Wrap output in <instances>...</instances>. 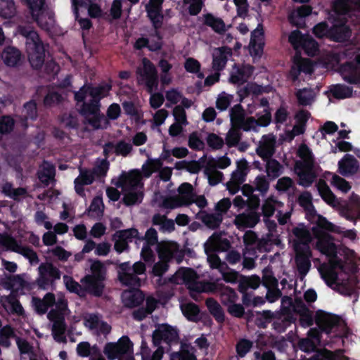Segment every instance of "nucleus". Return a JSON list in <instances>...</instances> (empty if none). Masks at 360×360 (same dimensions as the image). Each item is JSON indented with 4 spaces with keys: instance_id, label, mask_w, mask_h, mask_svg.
Returning a JSON list of instances; mask_svg holds the SVG:
<instances>
[{
    "instance_id": "f257e3e1",
    "label": "nucleus",
    "mask_w": 360,
    "mask_h": 360,
    "mask_svg": "<svg viewBox=\"0 0 360 360\" xmlns=\"http://www.w3.org/2000/svg\"><path fill=\"white\" fill-rule=\"evenodd\" d=\"M316 187L323 200L328 205L338 208L342 217L352 221L354 225L357 221H360V196L353 193L348 201L340 202L324 180L320 179Z\"/></svg>"
},
{
    "instance_id": "f03ea898",
    "label": "nucleus",
    "mask_w": 360,
    "mask_h": 360,
    "mask_svg": "<svg viewBox=\"0 0 360 360\" xmlns=\"http://www.w3.org/2000/svg\"><path fill=\"white\" fill-rule=\"evenodd\" d=\"M18 32L25 39L26 51L31 66L40 69L45 60V49L39 35L34 29L28 25H19Z\"/></svg>"
},
{
    "instance_id": "7ed1b4c3",
    "label": "nucleus",
    "mask_w": 360,
    "mask_h": 360,
    "mask_svg": "<svg viewBox=\"0 0 360 360\" xmlns=\"http://www.w3.org/2000/svg\"><path fill=\"white\" fill-rule=\"evenodd\" d=\"M46 262L38 267V277L36 283L39 289L48 290L54 284L55 281L61 277V271L51 262L50 257H45Z\"/></svg>"
},
{
    "instance_id": "20e7f679",
    "label": "nucleus",
    "mask_w": 360,
    "mask_h": 360,
    "mask_svg": "<svg viewBox=\"0 0 360 360\" xmlns=\"http://www.w3.org/2000/svg\"><path fill=\"white\" fill-rule=\"evenodd\" d=\"M230 120L232 127H236L240 131H256L258 123L254 117H245V110L239 103L235 105L230 110Z\"/></svg>"
},
{
    "instance_id": "39448f33",
    "label": "nucleus",
    "mask_w": 360,
    "mask_h": 360,
    "mask_svg": "<svg viewBox=\"0 0 360 360\" xmlns=\"http://www.w3.org/2000/svg\"><path fill=\"white\" fill-rule=\"evenodd\" d=\"M288 41L295 48L302 49L308 56L313 57L319 51L317 41L309 34H303L298 30L291 32Z\"/></svg>"
},
{
    "instance_id": "423d86ee",
    "label": "nucleus",
    "mask_w": 360,
    "mask_h": 360,
    "mask_svg": "<svg viewBox=\"0 0 360 360\" xmlns=\"http://www.w3.org/2000/svg\"><path fill=\"white\" fill-rule=\"evenodd\" d=\"M133 343L128 336L124 335L117 342L105 344L103 353L109 360H115L120 356L132 353Z\"/></svg>"
},
{
    "instance_id": "0eeeda50",
    "label": "nucleus",
    "mask_w": 360,
    "mask_h": 360,
    "mask_svg": "<svg viewBox=\"0 0 360 360\" xmlns=\"http://www.w3.org/2000/svg\"><path fill=\"white\" fill-rule=\"evenodd\" d=\"M179 340L178 330L168 324H162L153 333L152 340L154 346H159L163 341L170 345L177 343Z\"/></svg>"
},
{
    "instance_id": "6e6552de",
    "label": "nucleus",
    "mask_w": 360,
    "mask_h": 360,
    "mask_svg": "<svg viewBox=\"0 0 360 360\" xmlns=\"http://www.w3.org/2000/svg\"><path fill=\"white\" fill-rule=\"evenodd\" d=\"M340 72L344 81L350 84H360V53L354 60L347 61L340 66Z\"/></svg>"
},
{
    "instance_id": "1a4fd4ad",
    "label": "nucleus",
    "mask_w": 360,
    "mask_h": 360,
    "mask_svg": "<svg viewBox=\"0 0 360 360\" xmlns=\"http://www.w3.org/2000/svg\"><path fill=\"white\" fill-rule=\"evenodd\" d=\"M255 71V67L250 64H236L233 66L229 82L234 84L241 85L247 82Z\"/></svg>"
},
{
    "instance_id": "9d476101",
    "label": "nucleus",
    "mask_w": 360,
    "mask_h": 360,
    "mask_svg": "<svg viewBox=\"0 0 360 360\" xmlns=\"http://www.w3.org/2000/svg\"><path fill=\"white\" fill-rule=\"evenodd\" d=\"M315 322L322 332L329 334L335 327L339 326L340 318L337 315L319 310L315 316Z\"/></svg>"
},
{
    "instance_id": "9b49d317",
    "label": "nucleus",
    "mask_w": 360,
    "mask_h": 360,
    "mask_svg": "<svg viewBox=\"0 0 360 360\" xmlns=\"http://www.w3.org/2000/svg\"><path fill=\"white\" fill-rule=\"evenodd\" d=\"M143 72L141 76L145 79L147 91L152 94L158 85V71L153 63L147 58L143 59Z\"/></svg>"
},
{
    "instance_id": "f8f14e48",
    "label": "nucleus",
    "mask_w": 360,
    "mask_h": 360,
    "mask_svg": "<svg viewBox=\"0 0 360 360\" xmlns=\"http://www.w3.org/2000/svg\"><path fill=\"white\" fill-rule=\"evenodd\" d=\"M311 255V251L309 247L297 252L295 260L300 280L305 278L311 269L310 258Z\"/></svg>"
},
{
    "instance_id": "ddd939ff",
    "label": "nucleus",
    "mask_w": 360,
    "mask_h": 360,
    "mask_svg": "<svg viewBox=\"0 0 360 360\" xmlns=\"http://www.w3.org/2000/svg\"><path fill=\"white\" fill-rule=\"evenodd\" d=\"M4 245H6L9 250L15 252H20L24 257L27 258L31 264H38L39 259L37 252L31 248H22L18 244L17 240L10 236L8 237L4 242Z\"/></svg>"
},
{
    "instance_id": "4468645a",
    "label": "nucleus",
    "mask_w": 360,
    "mask_h": 360,
    "mask_svg": "<svg viewBox=\"0 0 360 360\" xmlns=\"http://www.w3.org/2000/svg\"><path fill=\"white\" fill-rule=\"evenodd\" d=\"M115 185L124 191H136L139 188H143V184L139 176L125 172H122Z\"/></svg>"
},
{
    "instance_id": "2eb2a0df",
    "label": "nucleus",
    "mask_w": 360,
    "mask_h": 360,
    "mask_svg": "<svg viewBox=\"0 0 360 360\" xmlns=\"http://www.w3.org/2000/svg\"><path fill=\"white\" fill-rule=\"evenodd\" d=\"M105 281L93 278L92 276H84L81 282L84 285V293H88L96 297H100L103 293Z\"/></svg>"
},
{
    "instance_id": "dca6fc26",
    "label": "nucleus",
    "mask_w": 360,
    "mask_h": 360,
    "mask_svg": "<svg viewBox=\"0 0 360 360\" xmlns=\"http://www.w3.org/2000/svg\"><path fill=\"white\" fill-rule=\"evenodd\" d=\"M275 314L276 315L271 326L272 328L278 333H284L295 321V319L291 313L276 311Z\"/></svg>"
},
{
    "instance_id": "f3484780",
    "label": "nucleus",
    "mask_w": 360,
    "mask_h": 360,
    "mask_svg": "<svg viewBox=\"0 0 360 360\" xmlns=\"http://www.w3.org/2000/svg\"><path fill=\"white\" fill-rule=\"evenodd\" d=\"M122 299L124 306L131 309L140 306L145 299V295L140 289H131L123 292Z\"/></svg>"
},
{
    "instance_id": "a211bd4d",
    "label": "nucleus",
    "mask_w": 360,
    "mask_h": 360,
    "mask_svg": "<svg viewBox=\"0 0 360 360\" xmlns=\"http://www.w3.org/2000/svg\"><path fill=\"white\" fill-rule=\"evenodd\" d=\"M297 155L302 160V162H297L296 163V168L309 169H314L315 164L314 156L311 150L307 145L302 143L300 146L297 150Z\"/></svg>"
},
{
    "instance_id": "6ab92c4d",
    "label": "nucleus",
    "mask_w": 360,
    "mask_h": 360,
    "mask_svg": "<svg viewBox=\"0 0 360 360\" xmlns=\"http://www.w3.org/2000/svg\"><path fill=\"white\" fill-rule=\"evenodd\" d=\"M359 168V162L357 160L350 154H346L338 162V169L340 173L347 176L352 175L357 172Z\"/></svg>"
},
{
    "instance_id": "aec40b11",
    "label": "nucleus",
    "mask_w": 360,
    "mask_h": 360,
    "mask_svg": "<svg viewBox=\"0 0 360 360\" xmlns=\"http://www.w3.org/2000/svg\"><path fill=\"white\" fill-rule=\"evenodd\" d=\"M316 248L328 257L338 253L337 245L334 243V238L331 235H323L316 237Z\"/></svg>"
},
{
    "instance_id": "412c9836",
    "label": "nucleus",
    "mask_w": 360,
    "mask_h": 360,
    "mask_svg": "<svg viewBox=\"0 0 360 360\" xmlns=\"http://www.w3.org/2000/svg\"><path fill=\"white\" fill-rule=\"evenodd\" d=\"M314 224L315 226L311 228V231L315 238L323 236V235H330L326 231L338 232L337 226L328 221L327 219L322 215L318 217Z\"/></svg>"
},
{
    "instance_id": "4be33fe9",
    "label": "nucleus",
    "mask_w": 360,
    "mask_h": 360,
    "mask_svg": "<svg viewBox=\"0 0 360 360\" xmlns=\"http://www.w3.org/2000/svg\"><path fill=\"white\" fill-rule=\"evenodd\" d=\"M260 219V214L254 210L239 214L236 216L235 222L238 227L253 228Z\"/></svg>"
},
{
    "instance_id": "5701e85b",
    "label": "nucleus",
    "mask_w": 360,
    "mask_h": 360,
    "mask_svg": "<svg viewBox=\"0 0 360 360\" xmlns=\"http://www.w3.org/2000/svg\"><path fill=\"white\" fill-rule=\"evenodd\" d=\"M229 55H231V49L226 46L219 48L217 51L213 53L212 69L217 72L224 70L228 61Z\"/></svg>"
},
{
    "instance_id": "b1692460",
    "label": "nucleus",
    "mask_w": 360,
    "mask_h": 360,
    "mask_svg": "<svg viewBox=\"0 0 360 360\" xmlns=\"http://www.w3.org/2000/svg\"><path fill=\"white\" fill-rule=\"evenodd\" d=\"M25 1L30 8L31 14L34 20H36V22L40 25L43 29L49 30V26L48 23L46 22L44 24H41V20L39 18V15L44 11L46 0H25Z\"/></svg>"
},
{
    "instance_id": "393cba45",
    "label": "nucleus",
    "mask_w": 360,
    "mask_h": 360,
    "mask_svg": "<svg viewBox=\"0 0 360 360\" xmlns=\"http://www.w3.org/2000/svg\"><path fill=\"white\" fill-rule=\"evenodd\" d=\"M351 29L345 23L335 24L330 27V37L337 42H342L350 38Z\"/></svg>"
},
{
    "instance_id": "a878e982",
    "label": "nucleus",
    "mask_w": 360,
    "mask_h": 360,
    "mask_svg": "<svg viewBox=\"0 0 360 360\" xmlns=\"http://www.w3.org/2000/svg\"><path fill=\"white\" fill-rule=\"evenodd\" d=\"M203 24L211 27L214 32L219 34H224L226 30L224 20L210 13L203 15Z\"/></svg>"
},
{
    "instance_id": "bb28decb",
    "label": "nucleus",
    "mask_w": 360,
    "mask_h": 360,
    "mask_svg": "<svg viewBox=\"0 0 360 360\" xmlns=\"http://www.w3.org/2000/svg\"><path fill=\"white\" fill-rule=\"evenodd\" d=\"M178 198L184 205H189L193 203L195 195L193 193V187L190 183H183L178 188Z\"/></svg>"
},
{
    "instance_id": "cd10ccee",
    "label": "nucleus",
    "mask_w": 360,
    "mask_h": 360,
    "mask_svg": "<svg viewBox=\"0 0 360 360\" xmlns=\"http://www.w3.org/2000/svg\"><path fill=\"white\" fill-rule=\"evenodd\" d=\"M111 89V84L107 83L97 86L89 84V95L91 97L92 100L97 101V103H101V101L108 96Z\"/></svg>"
},
{
    "instance_id": "c85d7f7f",
    "label": "nucleus",
    "mask_w": 360,
    "mask_h": 360,
    "mask_svg": "<svg viewBox=\"0 0 360 360\" xmlns=\"http://www.w3.org/2000/svg\"><path fill=\"white\" fill-rule=\"evenodd\" d=\"M261 283L260 278L257 275L251 276H241L238 281V290L239 292H244L248 289H257Z\"/></svg>"
},
{
    "instance_id": "c756f323",
    "label": "nucleus",
    "mask_w": 360,
    "mask_h": 360,
    "mask_svg": "<svg viewBox=\"0 0 360 360\" xmlns=\"http://www.w3.org/2000/svg\"><path fill=\"white\" fill-rule=\"evenodd\" d=\"M2 58L6 65L14 67L17 65L20 61L21 53L18 49L13 46H8L3 51Z\"/></svg>"
},
{
    "instance_id": "7c9ffc66",
    "label": "nucleus",
    "mask_w": 360,
    "mask_h": 360,
    "mask_svg": "<svg viewBox=\"0 0 360 360\" xmlns=\"http://www.w3.org/2000/svg\"><path fill=\"white\" fill-rule=\"evenodd\" d=\"M206 306L214 319L219 323H222L225 321L224 311L221 305L214 299L208 298L206 300Z\"/></svg>"
},
{
    "instance_id": "2f4dec72",
    "label": "nucleus",
    "mask_w": 360,
    "mask_h": 360,
    "mask_svg": "<svg viewBox=\"0 0 360 360\" xmlns=\"http://www.w3.org/2000/svg\"><path fill=\"white\" fill-rule=\"evenodd\" d=\"M309 360H349L345 356H340L338 352H332L326 348L318 349Z\"/></svg>"
},
{
    "instance_id": "473e14b6",
    "label": "nucleus",
    "mask_w": 360,
    "mask_h": 360,
    "mask_svg": "<svg viewBox=\"0 0 360 360\" xmlns=\"http://www.w3.org/2000/svg\"><path fill=\"white\" fill-rule=\"evenodd\" d=\"M56 174V168L53 165L48 161H44L41 169L37 172V176L39 181L48 185L49 181L54 178Z\"/></svg>"
},
{
    "instance_id": "72a5a7b5",
    "label": "nucleus",
    "mask_w": 360,
    "mask_h": 360,
    "mask_svg": "<svg viewBox=\"0 0 360 360\" xmlns=\"http://www.w3.org/2000/svg\"><path fill=\"white\" fill-rule=\"evenodd\" d=\"M120 281L124 285L131 289H139L141 285V281L138 275L133 272L119 273Z\"/></svg>"
},
{
    "instance_id": "f704fd0d",
    "label": "nucleus",
    "mask_w": 360,
    "mask_h": 360,
    "mask_svg": "<svg viewBox=\"0 0 360 360\" xmlns=\"http://www.w3.org/2000/svg\"><path fill=\"white\" fill-rule=\"evenodd\" d=\"M114 238H118L125 240L128 244L129 243H131L133 239H136V242L143 241V236L139 235V231L135 228L117 231L114 234Z\"/></svg>"
},
{
    "instance_id": "c9c22d12",
    "label": "nucleus",
    "mask_w": 360,
    "mask_h": 360,
    "mask_svg": "<svg viewBox=\"0 0 360 360\" xmlns=\"http://www.w3.org/2000/svg\"><path fill=\"white\" fill-rule=\"evenodd\" d=\"M298 104L302 106L310 105L315 97L314 91L311 89H300L295 92Z\"/></svg>"
},
{
    "instance_id": "e433bc0d",
    "label": "nucleus",
    "mask_w": 360,
    "mask_h": 360,
    "mask_svg": "<svg viewBox=\"0 0 360 360\" xmlns=\"http://www.w3.org/2000/svg\"><path fill=\"white\" fill-rule=\"evenodd\" d=\"M101 108V103H97V101L91 99L89 102H83L78 111L82 116L86 117L100 112Z\"/></svg>"
},
{
    "instance_id": "4c0bfd02",
    "label": "nucleus",
    "mask_w": 360,
    "mask_h": 360,
    "mask_svg": "<svg viewBox=\"0 0 360 360\" xmlns=\"http://www.w3.org/2000/svg\"><path fill=\"white\" fill-rule=\"evenodd\" d=\"M276 311L273 312L271 310H263L262 311H257V316L255 319V325L262 329H266L270 323H273L275 318Z\"/></svg>"
},
{
    "instance_id": "58836bf2",
    "label": "nucleus",
    "mask_w": 360,
    "mask_h": 360,
    "mask_svg": "<svg viewBox=\"0 0 360 360\" xmlns=\"http://www.w3.org/2000/svg\"><path fill=\"white\" fill-rule=\"evenodd\" d=\"M15 120L11 115L0 116V142L4 136L10 134L14 129Z\"/></svg>"
},
{
    "instance_id": "ea45409f",
    "label": "nucleus",
    "mask_w": 360,
    "mask_h": 360,
    "mask_svg": "<svg viewBox=\"0 0 360 360\" xmlns=\"http://www.w3.org/2000/svg\"><path fill=\"white\" fill-rule=\"evenodd\" d=\"M198 218L200 219L206 226L212 229H217L222 221L221 214L217 213L210 214L205 212Z\"/></svg>"
},
{
    "instance_id": "a19ab883",
    "label": "nucleus",
    "mask_w": 360,
    "mask_h": 360,
    "mask_svg": "<svg viewBox=\"0 0 360 360\" xmlns=\"http://www.w3.org/2000/svg\"><path fill=\"white\" fill-rule=\"evenodd\" d=\"M330 92L334 98L344 99L352 96L353 89L345 84H338L332 86Z\"/></svg>"
},
{
    "instance_id": "79ce46f5",
    "label": "nucleus",
    "mask_w": 360,
    "mask_h": 360,
    "mask_svg": "<svg viewBox=\"0 0 360 360\" xmlns=\"http://www.w3.org/2000/svg\"><path fill=\"white\" fill-rule=\"evenodd\" d=\"M266 172L270 179H274L281 174L282 165L276 159L268 160L266 164Z\"/></svg>"
},
{
    "instance_id": "37998d69",
    "label": "nucleus",
    "mask_w": 360,
    "mask_h": 360,
    "mask_svg": "<svg viewBox=\"0 0 360 360\" xmlns=\"http://www.w3.org/2000/svg\"><path fill=\"white\" fill-rule=\"evenodd\" d=\"M122 198V202L126 206H131L141 202L143 198V192L141 191H127Z\"/></svg>"
},
{
    "instance_id": "c03bdc74",
    "label": "nucleus",
    "mask_w": 360,
    "mask_h": 360,
    "mask_svg": "<svg viewBox=\"0 0 360 360\" xmlns=\"http://www.w3.org/2000/svg\"><path fill=\"white\" fill-rule=\"evenodd\" d=\"M219 295L221 303L227 307L236 302L238 298L235 290L226 285H225Z\"/></svg>"
},
{
    "instance_id": "a18cd8bd",
    "label": "nucleus",
    "mask_w": 360,
    "mask_h": 360,
    "mask_svg": "<svg viewBox=\"0 0 360 360\" xmlns=\"http://www.w3.org/2000/svg\"><path fill=\"white\" fill-rule=\"evenodd\" d=\"M256 152L257 155L265 161L271 159V158L274 153V143L271 141H265L260 143L257 147Z\"/></svg>"
},
{
    "instance_id": "49530a36",
    "label": "nucleus",
    "mask_w": 360,
    "mask_h": 360,
    "mask_svg": "<svg viewBox=\"0 0 360 360\" xmlns=\"http://www.w3.org/2000/svg\"><path fill=\"white\" fill-rule=\"evenodd\" d=\"M320 273L328 285L330 286L332 284H336L338 282V274L332 267L327 265L323 266Z\"/></svg>"
},
{
    "instance_id": "de8ad7c7",
    "label": "nucleus",
    "mask_w": 360,
    "mask_h": 360,
    "mask_svg": "<svg viewBox=\"0 0 360 360\" xmlns=\"http://www.w3.org/2000/svg\"><path fill=\"white\" fill-rule=\"evenodd\" d=\"M15 338L13 328L6 325L0 329V345L6 348L11 346V338Z\"/></svg>"
},
{
    "instance_id": "09e8293b",
    "label": "nucleus",
    "mask_w": 360,
    "mask_h": 360,
    "mask_svg": "<svg viewBox=\"0 0 360 360\" xmlns=\"http://www.w3.org/2000/svg\"><path fill=\"white\" fill-rule=\"evenodd\" d=\"M63 280L65 287L69 292L75 293L79 297L84 296V286L82 287L78 282L75 281L72 277L65 275Z\"/></svg>"
},
{
    "instance_id": "8fccbe9b",
    "label": "nucleus",
    "mask_w": 360,
    "mask_h": 360,
    "mask_svg": "<svg viewBox=\"0 0 360 360\" xmlns=\"http://www.w3.org/2000/svg\"><path fill=\"white\" fill-rule=\"evenodd\" d=\"M15 13V6L13 0H0V16L4 18H11Z\"/></svg>"
},
{
    "instance_id": "3c124183",
    "label": "nucleus",
    "mask_w": 360,
    "mask_h": 360,
    "mask_svg": "<svg viewBox=\"0 0 360 360\" xmlns=\"http://www.w3.org/2000/svg\"><path fill=\"white\" fill-rule=\"evenodd\" d=\"M67 325L65 320L61 321H55L52 326V335L54 340L57 342L65 341L64 334L66 331Z\"/></svg>"
},
{
    "instance_id": "603ef678",
    "label": "nucleus",
    "mask_w": 360,
    "mask_h": 360,
    "mask_svg": "<svg viewBox=\"0 0 360 360\" xmlns=\"http://www.w3.org/2000/svg\"><path fill=\"white\" fill-rule=\"evenodd\" d=\"M91 118L88 120V123L95 129H106L110 122L105 115L100 112L93 115Z\"/></svg>"
},
{
    "instance_id": "864d4df0",
    "label": "nucleus",
    "mask_w": 360,
    "mask_h": 360,
    "mask_svg": "<svg viewBox=\"0 0 360 360\" xmlns=\"http://www.w3.org/2000/svg\"><path fill=\"white\" fill-rule=\"evenodd\" d=\"M184 315L187 318L188 320L195 321L198 319V316L200 313L199 307L193 303L190 302L181 308Z\"/></svg>"
},
{
    "instance_id": "5fc2aeb1",
    "label": "nucleus",
    "mask_w": 360,
    "mask_h": 360,
    "mask_svg": "<svg viewBox=\"0 0 360 360\" xmlns=\"http://www.w3.org/2000/svg\"><path fill=\"white\" fill-rule=\"evenodd\" d=\"M91 274L86 275V276H92L93 278L105 281L106 276V269L100 261L94 262L91 266Z\"/></svg>"
},
{
    "instance_id": "6e6d98bb",
    "label": "nucleus",
    "mask_w": 360,
    "mask_h": 360,
    "mask_svg": "<svg viewBox=\"0 0 360 360\" xmlns=\"http://www.w3.org/2000/svg\"><path fill=\"white\" fill-rule=\"evenodd\" d=\"M189 345L186 344H182L181 346V350L177 352H173L172 359L176 360H197L196 356L193 352H191L188 349Z\"/></svg>"
},
{
    "instance_id": "4d7b16f0",
    "label": "nucleus",
    "mask_w": 360,
    "mask_h": 360,
    "mask_svg": "<svg viewBox=\"0 0 360 360\" xmlns=\"http://www.w3.org/2000/svg\"><path fill=\"white\" fill-rule=\"evenodd\" d=\"M253 346V342L250 340L242 338L238 341L236 345L237 355L240 358H243L250 351Z\"/></svg>"
},
{
    "instance_id": "13d9d810",
    "label": "nucleus",
    "mask_w": 360,
    "mask_h": 360,
    "mask_svg": "<svg viewBox=\"0 0 360 360\" xmlns=\"http://www.w3.org/2000/svg\"><path fill=\"white\" fill-rule=\"evenodd\" d=\"M25 120H35L37 118V103L34 100L26 102L23 105Z\"/></svg>"
},
{
    "instance_id": "bf43d9fd",
    "label": "nucleus",
    "mask_w": 360,
    "mask_h": 360,
    "mask_svg": "<svg viewBox=\"0 0 360 360\" xmlns=\"http://www.w3.org/2000/svg\"><path fill=\"white\" fill-rule=\"evenodd\" d=\"M329 174L332 175V179L330 181L332 186L336 187L344 193H347L351 189L349 183L345 179L335 174L329 173Z\"/></svg>"
},
{
    "instance_id": "052dcab7",
    "label": "nucleus",
    "mask_w": 360,
    "mask_h": 360,
    "mask_svg": "<svg viewBox=\"0 0 360 360\" xmlns=\"http://www.w3.org/2000/svg\"><path fill=\"white\" fill-rule=\"evenodd\" d=\"M205 174L207 176L208 183L210 186H216L219 184L224 177L221 172L216 170L214 168H206L205 170Z\"/></svg>"
},
{
    "instance_id": "680f3d73",
    "label": "nucleus",
    "mask_w": 360,
    "mask_h": 360,
    "mask_svg": "<svg viewBox=\"0 0 360 360\" xmlns=\"http://www.w3.org/2000/svg\"><path fill=\"white\" fill-rule=\"evenodd\" d=\"M242 134L240 131L234 127L231 126V128L229 131L226 138V143L229 147L236 146L238 144L241 139Z\"/></svg>"
},
{
    "instance_id": "e2e57ef3",
    "label": "nucleus",
    "mask_w": 360,
    "mask_h": 360,
    "mask_svg": "<svg viewBox=\"0 0 360 360\" xmlns=\"http://www.w3.org/2000/svg\"><path fill=\"white\" fill-rule=\"evenodd\" d=\"M302 171L299 173L300 184L303 186H309L314 182L316 175L313 169H301Z\"/></svg>"
},
{
    "instance_id": "0e129e2a",
    "label": "nucleus",
    "mask_w": 360,
    "mask_h": 360,
    "mask_svg": "<svg viewBox=\"0 0 360 360\" xmlns=\"http://www.w3.org/2000/svg\"><path fill=\"white\" fill-rule=\"evenodd\" d=\"M87 211L90 216H92L90 212H96L98 216H102L104 212V204L102 198L100 196L94 197Z\"/></svg>"
},
{
    "instance_id": "69168bd1",
    "label": "nucleus",
    "mask_w": 360,
    "mask_h": 360,
    "mask_svg": "<svg viewBox=\"0 0 360 360\" xmlns=\"http://www.w3.org/2000/svg\"><path fill=\"white\" fill-rule=\"evenodd\" d=\"M292 233L303 244H307L311 242V233L305 227H295L292 229Z\"/></svg>"
},
{
    "instance_id": "338daca9",
    "label": "nucleus",
    "mask_w": 360,
    "mask_h": 360,
    "mask_svg": "<svg viewBox=\"0 0 360 360\" xmlns=\"http://www.w3.org/2000/svg\"><path fill=\"white\" fill-rule=\"evenodd\" d=\"M335 285L337 291L341 295L351 296L355 292V288L349 280L338 282Z\"/></svg>"
},
{
    "instance_id": "774afa93",
    "label": "nucleus",
    "mask_w": 360,
    "mask_h": 360,
    "mask_svg": "<svg viewBox=\"0 0 360 360\" xmlns=\"http://www.w3.org/2000/svg\"><path fill=\"white\" fill-rule=\"evenodd\" d=\"M255 189L262 195H265L269 188V181L264 175H258L255 179Z\"/></svg>"
}]
</instances>
